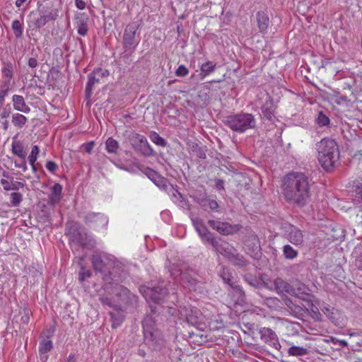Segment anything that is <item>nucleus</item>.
<instances>
[{"label": "nucleus", "instance_id": "8", "mask_svg": "<svg viewBox=\"0 0 362 362\" xmlns=\"http://www.w3.org/2000/svg\"><path fill=\"white\" fill-rule=\"evenodd\" d=\"M85 223L95 230H102L106 228L108 218L100 213H88L84 218Z\"/></svg>", "mask_w": 362, "mask_h": 362}, {"label": "nucleus", "instance_id": "31", "mask_svg": "<svg viewBox=\"0 0 362 362\" xmlns=\"http://www.w3.org/2000/svg\"><path fill=\"white\" fill-rule=\"evenodd\" d=\"M105 149L109 153L117 154L119 149V144L116 140L110 137L105 141Z\"/></svg>", "mask_w": 362, "mask_h": 362}, {"label": "nucleus", "instance_id": "51", "mask_svg": "<svg viewBox=\"0 0 362 362\" xmlns=\"http://www.w3.org/2000/svg\"><path fill=\"white\" fill-rule=\"evenodd\" d=\"M10 113H11V108L10 107H5L2 112H1V119H6L7 118L9 115H10Z\"/></svg>", "mask_w": 362, "mask_h": 362}, {"label": "nucleus", "instance_id": "23", "mask_svg": "<svg viewBox=\"0 0 362 362\" xmlns=\"http://www.w3.org/2000/svg\"><path fill=\"white\" fill-rule=\"evenodd\" d=\"M12 102L15 110L24 113H29L30 112V108L26 105L22 95H13Z\"/></svg>", "mask_w": 362, "mask_h": 362}, {"label": "nucleus", "instance_id": "16", "mask_svg": "<svg viewBox=\"0 0 362 362\" xmlns=\"http://www.w3.org/2000/svg\"><path fill=\"white\" fill-rule=\"evenodd\" d=\"M74 238L83 247L91 248L95 245L94 240L81 227L77 229L76 234L74 235Z\"/></svg>", "mask_w": 362, "mask_h": 362}, {"label": "nucleus", "instance_id": "17", "mask_svg": "<svg viewBox=\"0 0 362 362\" xmlns=\"http://www.w3.org/2000/svg\"><path fill=\"white\" fill-rule=\"evenodd\" d=\"M100 72L102 75H109V71L107 69H103L101 68L95 69L93 73L88 75V81L86 89V95L88 98L91 95L93 86L100 81V78L97 76V74Z\"/></svg>", "mask_w": 362, "mask_h": 362}, {"label": "nucleus", "instance_id": "18", "mask_svg": "<svg viewBox=\"0 0 362 362\" xmlns=\"http://www.w3.org/2000/svg\"><path fill=\"white\" fill-rule=\"evenodd\" d=\"M62 198V186L59 183H55L51 187V192L48 196V204L54 206L61 201Z\"/></svg>", "mask_w": 362, "mask_h": 362}, {"label": "nucleus", "instance_id": "30", "mask_svg": "<svg viewBox=\"0 0 362 362\" xmlns=\"http://www.w3.org/2000/svg\"><path fill=\"white\" fill-rule=\"evenodd\" d=\"M292 286H293V292H291V295L303 298L304 295H308L309 293V289L303 284L298 282L294 284Z\"/></svg>", "mask_w": 362, "mask_h": 362}, {"label": "nucleus", "instance_id": "37", "mask_svg": "<svg viewBox=\"0 0 362 362\" xmlns=\"http://www.w3.org/2000/svg\"><path fill=\"white\" fill-rule=\"evenodd\" d=\"M88 25L85 20H80L77 23V32L79 35L85 36L88 32Z\"/></svg>", "mask_w": 362, "mask_h": 362}, {"label": "nucleus", "instance_id": "59", "mask_svg": "<svg viewBox=\"0 0 362 362\" xmlns=\"http://www.w3.org/2000/svg\"><path fill=\"white\" fill-rule=\"evenodd\" d=\"M100 300H101L102 303L106 304V305H110V302L108 298H101Z\"/></svg>", "mask_w": 362, "mask_h": 362}, {"label": "nucleus", "instance_id": "62", "mask_svg": "<svg viewBox=\"0 0 362 362\" xmlns=\"http://www.w3.org/2000/svg\"><path fill=\"white\" fill-rule=\"evenodd\" d=\"M109 75H102L100 72L97 74V76L100 78V80L103 78L107 77Z\"/></svg>", "mask_w": 362, "mask_h": 362}, {"label": "nucleus", "instance_id": "36", "mask_svg": "<svg viewBox=\"0 0 362 362\" xmlns=\"http://www.w3.org/2000/svg\"><path fill=\"white\" fill-rule=\"evenodd\" d=\"M39 153H40L39 147L37 146H33L32 147L30 154L29 155V156L28 158L30 165H33V164L35 163V162L37 159Z\"/></svg>", "mask_w": 362, "mask_h": 362}, {"label": "nucleus", "instance_id": "39", "mask_svg": "<svg viewBox=\"0 0 362 362\" xmlns=\"http://www.w3.org/2000/svg\"><path fill=\"white\" fill-rule=\"evenodd\" d=\"M12 29L16 37H20L22 35L23 28L19 21L16 20L12 22Z\"/></svg>", "mask_w": 362, "mask_h": 362}, {"label": "nucleus", "instance_id": "14", "mask_svg": "<svg viewBox=\"0 0 362 362\" xmlns=\"http://www.w3.org/2000/svg\"><path fill=\"white\" fill-rule=\"evenodd\" d=\"M284 228L285 235L291 243L296 245L302 244L303 236L300 230L291 224H286Z\"/></svg>", "mask_w": 362, "mask_h": 362}, {"label": "nucleus", "instance_id": "15", "mask_svg": "<svg viewBox=\"0 0 362 362\" xmlns=\"http://www.w3.org/2000/svg\"><path fill=\"white\" fill-rule=\"evenodd\" d=\"M133 145L144 156L153 155V151L144 136L136 134L133 139Z\"/></svg>", "mask_w": 362, "mask_h": 362}, {"label": "nucleus", "instance_id": "20", "mask_svg": "<svg viewBox=\"0 0 362 362\" xmlns=\"http://www.w3.org/2000/svg\"><path fill=\"white\" fill-rule=\"evenodd\" d=\"M180 284L183 287L187 288L189 291H196L199 282L189 274H180Z\"/></svg>", "mask_w": 362, "mask_h": 362}, {"label": "nucleus", "instance_id": "50", "mask_svg": "<svg viewBox=\"0 0 362 362\" xmlns=\"http://www.w3.org/2000/svg\"><path fill=\"white\" fill-rule=\"evenodd\" d=\"M120 291L124 294H126L127 293V290L124 288L123 286L116 284L115 287L114 288V293H115L117 295H120L117 293V291Z\"/></svg>", "mask_w": 362, "mask_h": 362}, {"label": "nucleus", "instance_id": "45", "mask_svg": "<svg viewBox=\"0 0 362 362\" xmlns=\"http://www.w3.org/2000/svg\"><path fill=\"white\" fill-rule=\"evenodd\" d=\"M146 174L148 176V177L152 181H155L156 178H158L159 176V175L156 171L150 168H147L146 170Z\"/></svg>", "mask_w": 362, "mask_h": 362}, {"label": "nucleus", "instance_id": "52", "mask_svg": "<svg viewBox=\"0 0 362 362\" xmlns=\"http://www.w3.org/2000/svg\"><path fill=\"white\" fill-rule=\"evenodd\" d=\"M75 4L76 6L80 10H83L86 6V2L83 0H75Z\"/></svg>", "mask_w": 362, "mask_h": 362}, {"label": "nucleus", "instance_id": "55", "mask_svg": "<svg viewBox=\"0 0 362 362\" xmlns=\"http://www.w3.org/2000/svg\"><path fill=\"white\" fill-rule=\"evenodd\" d=\"M37 65V62L35 58H30L28 60V66L31 68H35Z\"/></svg>", "mask_w": 362, "mask_h": 362}, {"label": "nucleus", "instance_id": "33", "mask_svg": "<svg viewBox=\"0 0 362 362\" xmlns=\"http://www.w3.org/2000/svg\"><path fill=\"white\" fill-rule=\"evenodd\" d=\"M27 120V118L20 113H15L12 115V122L14 126L18 128L23 127Z\"/></svg>", "mask_w": 362, "mask_h": 362}, {"label": "nucleus", "instance_id": "26", "mask_svg": "<svg viewBox=\"0 0 362 362\" xmlns=\"http://www.w3.org/2000/svg\"><path fill=\"white\" fill-rule=\"evenodd\" d=\"M274 286L278 293H286L291 295V292H293V286L281 278L275 279Z\"/></svg>", "mask_w": 362, "mask_h": 362}, {"label": "nucleus", "instance_id": "64", "mask_svg": "<svg viewBox=\"0 0 362 362\" xmlns=\"http://www.w3.org/2000/svg\"><path fill=\"white\" fill-rule=\"evenodd\" d=\"M172 275L174 276V278L177 280V276H176L175 273L172 272Z\"/></svg>", "mask_w": 362, "mask_h": 362}, {"label": "nucleus", "instance_id": "56", "mask_svg": "<svg viewBox=\"0 0 362 362\" xmlns=\"http://www.w3.org/2000/svg\"><path fill=\"white\" fill-rule=\"evenodd\" d=\"M6 93H7L6 90L0 91V105H3V103H4V99H5Z\"/></svg>", "mask_w": 362, "mask_h": 362}, {"label": "nucleus", "instance_id": "58", "mask_svg": "<svg viewBox=\"0 0 362 362\" xmlns=\"http://www.w3.org/2000/svg\"><path fill=\"white\" fill-rule=\"evenodd\" d=\"M27 0H16V7H21Z\"/></svg>", "mask_w": 362, "mask_h": 362}, {"label": "nucleus", "instance_id": "60", "mask_svg": "<svg viewBox=\"0 0 362 362\" xmlns=\"http://www.w3.org/2000/svg\"><path fill=\"white\" fill-rule=\"evenodd\" d=\"M2 124H3L4 129L6 130L8 129V121L5 120L4 122H2Z\"/></svg>", "mask_w": 362, "mask_h": 362}, {"label": "nucleus", "instance_id": "57", "mask_svg": "<svg viewBox=\"0 0 362 362\" xmlns=\"http://www.w3.org/2000/svg\"><path fill=\"white\" fill-rule=\"evenodd\" d=\"M216 187L219 189H223V180H218L217 182H216Z\"/></svg>", "mask_w": 362, "mask_h": 362}, {"label": "nucleus", "instance_id": "12", "mask_svg": "<svg viewBox=\"0 0 362 362\" xmlns=\"http://www.w3.org/2000/svg\"><path fill=\"white\" fill-rule=\"evenodd\" d=\"M139 28V25L134 23L127 25L124 32V43L127 48H135L139 44V40L136 39V33Z\"/></svg>", "mask_w": 362, "mask_h": 362}, {"label": "nucleus", "instance_id": "3", "mask_svg": "<svg viewBox=\"0 0 362 362\" xmlns=\"http://www.w3.org/2000/svg\"><path fill=\"white\" fill-rule=\"evenodd\" d=\"M226 122L233 131L240 133L253 129L256 125L254 116L249 113H240L228 116Z\"/></svg>", "mask_w": 362, "mask_h": 362}, {"label": "nucleus", "instance_id": "63", "mask_svg": "<svg viewBox=\"0 0 362 362\" xmlns=\"http://www.w3.org/2000/svg\"><path fill=\"white\" fill-rule=\"evenodd\" d=\"M31 167H32V170H33V172H35V171H36V167H35V163L33 164V165H31Z\"/></svg>", "mask_w": 362, "mask_h": 362}, {"label": "nucleus", "instance_id": "34", "mask_svg": "<svg viewBox=\"0 0 362 362\" xmlns=\"http://www.w3.org/2000/svg\"><path fill=\"white\" fill-rule=\"evenodd\" d=\"M149 138L153 143L158 146H165L166 145L165 139L160 137L159 134L156 132H151Z\"/></svg>", "mask_w": 362, "mask_h": 362}, {"label": "nucleus", "instance_id": "44", "mask_svg": "<svg viewBox=\"0 0 362 362\" xmlns=\"http://www.w3.org/2000/svg\"><path fill=\"white\" fill-rule=\"evenodd\" d=\"M2 74L4 77L7 78L8 81H9L13 76L12 67L11 66H7L6 67L4 68L2 70Z\"/></svg>", "mask_w": 362, "mask_h": 362}, {"label": "nucleus", "instance_id": "25", "mask_svg": "<svg viewBox=\"0 0 362 362\" xmlns=\"http://www.w3.org/2000/svg\"><path fill=\"white\" fill-rule=\"evenodd\" d=\"M186 320L189 323L192 325L197 327L199 329H204V322H202V319L197 316V310H190V313H186L185 315Z\"/></svg>", "mask_w": 362, "mask_h": 362}, {"label": "nucleus", "instance_id": "10", "mask_svg": "<svg viewBox=\"0 0 362 362\" xmlns=\"http://www.w3.org/2000/svg\"><path fill=\"white\" fill-rule=\"evenodd\" d=\"M139 291L148 302L159 303L166 294L165 290L160 287L151 288L146 286H141Z\"/></svg>", "mask_w": 362, "mask_h": 362}, {"label": "nucleus", "instance_id": "2", "mask_svg": "<svg viewBox=\"0 0 362 362\" xmlns=\"http://www.w3.org/2000/svg\"><path fill=\"white\" fill-rule=\"evenodd\" d=\"M317 159L325 170L333 168L339 159L337 144L331 139H323L316 144Z\"/></svg>", "mask_w": 362, "mask_h": 362}, {"label": "nucleus", "instance_id": "48", "mask_svg": "<svg viewBox=\"0 0 362 362\" xmlns=\"http://www.w3.org/2000/svg\"><path fill=\"white\" fill-rule=\"evenodd\" d=\"M356 253L360 252L359 256L356 259V265L357 267L362 270V252H361V248L358 247L355 250Z\"/></svg>", "mask_w": 362, "mask_h": 362}, {"label": "nucleus", "instance_id": "24", "mask_svg": "<svg viewBox=\"0 0 362 362\" xmlns=\"http://www.w3.org/2000/svg\"><path fill=\"white\" fill-rule=\"evenodd\" d=\"M256 17L259 32L266 33L269 24L268 15L264 11H259L257 13Z\"/></svg>", "mask_w": 362, "mask_h": 362}, {"label": "nucleus", "instance_id": "53", "mask_svg": "<svg viewBox=\"0 0 362 362\" xmlns=\"http://www.w3.org/2000/svg\"><path fill=\"white\" fill-rule=\"evenodd\" d=\"M111 316H112V327L114 328H116L118 326H119L122 323V320L117 319L112 314L111 315Z\"/></svg>", "mask_w": 362, "mask_h": 362}, {"label": "nucleus", "instance_id": "43", "mask_svg": "<svg viewBox=\"0 0 362 362\" xmlns=\"http://www.w3.org/2000/svg\"><path fill=\"white\" fill-rule=\"evenodd\" d=\"M188 69L184 65H180L175 71L177 76H185L188 74Z\"/></svg>", "mask_w": 362, "mask_h": 362}, {"label": "nucleus", "instance_id": "5", "mask_svg": "<svg viewBox=\"0 0 362 362\" xmlns=\"http://www.w3.org/2000/svg\"><path fill=\"white\" fill-rule=\"evenodd\" d=\"M220 276H221L223 281L228 284L231 291L230 293L233 295L234 299L233 301L235 303H240L243 301L244 298V291L242 288L233 281L232 274L229 272V270L225 267H222L221 270L219 271Z\"/></svg>", "mask_w": 362, "mask_h": 362}, {"label": "nucleus", "instance_id": "61", "mask_svg": "<svg viewBox=\"0 0 362 362\" xmlns=\"http://www.w3.org/2000/svg\"><path fill=\"white\" fill-rule=\"evenodd\" d=\"M339 344L341 345V346H345L347 345V342L345 341V340H339Z\"/></svg>", "mask_w": 362, "mask_h": 362}, {"label": "nucleus", "instance_id": "19", "mask_svg": "<svg viewBox=\"0 0 362 362\" xmlns=\"http://www.w3.org/2000/svg\"><path fill=\"white\" fill-rule=\"evenodd\" d=\"M322 310L335 325L338 326L344 325L343 318L338 310L330 306H324Z\"/></svg>", "mask_w": 362, "mask_h": 362}, {"label": "nucleus", "instance_id": "42", "mask_svg": "<svg viewBox=\"0 0 362 362\" xmlns=\"http://www.w3.org/2000/svg\"><path fill=\"white\" fill-rule=\"evenodd\" d=\"M153 182L159 188L165 189L168 187V182L166 180V179L161 177L160 175H159L158 178H156V180Z\"/></svg>", "mask_w": 362, "mask_h": 362}, {"label": "nucleus", "instance_id": "35", "mask_svg": "<svg viewBox=\"0 0 362 362\" xmlns=\"http://www.w3.org/2000/svg\"><path fill=\"white\" fill-rule=\"evenodd\" d=\"M283 252L285 257L288 259H293L296 257L298 255V252L289 245L284 246Z\"/></svg>", "mask_w": 362, "mask_h": 362}, {"label": "nucleus", "instance_id": "54", "mask_svg": "<svg viewBox=\"0 0 362 362\" xmlns=\"http://www.w3.org/2000/svg\"><path fill=\"white\" fill-rule=\"evenodd\" d=\"M93 146H94V142L93 141L87 143V144H85V150L88 153H90L92 151L93 148Z\"/></svg>", "mask_w": 362, "mask_h": 362}, {"label": "nucleus", "instance_id": "9", "mask_svg": "<svg viewBox=\"0 0 362 362\" xmlns=\"http://www.w3.org/2000/svg\"><path fill=\"white\" fill-rule=\"evenodd\" d=\"M191 220L192 221L193 226L204 244H210L211 245L213 244H216L215 241L216 239L212 236V234L209 231L202 219L199 218H192Z\"/></svg>", "mask_w": 362, "mask_h": 362}, {"label": "nucleus", "instance_id": "21", "mask_svg": "<svg viewBox=\"0 0 362 362\" xmlns=\"http://www.w3.org/2000/svg\"><path fill=\"white\" fill-rule=\"evenodd\" d=\"M58 16V10L52 9L47 14H42L35 19L34 24L37 28L44 26L47 22L54 21Z\"/></svg>", "mask_w": 362, "mask_h": 362}, {"label": "nucleus", "instance_id": "32", "mask_svg": "<svg viewBox=\"0 0 362 362\" xmlns=\"http://www.w3.org/2000/svg\"><path fill=\"white\" fill-rule=\"evenodd\" d=\"M308 353V350L303 346H292L288 350V355L292 356H302Z\"/></svg>", "mask_w": 362, "mask_h": 362}, {"label": "nucleus", "instance_id": "28", "mask_svg": "<svg viewBox=\"0 0 362 362\" xmlns=\"http://www.w3.org/2000/svg\"><path fill=\"white\" fill-rule=\"evenodd\" d=\"M216 64L211 61H207L202 64L200 67L201 73L199 74L201 79H204L205 77L214 72Z\"/></svg>", "mask_w": 362, "mask_h": 362}, {"label": "nucleus", "instance_id": "40", "mask_svg": "<svg viewBox=\"0 0 362 362\" xmlns=\"http://www.w3.org/2000/svg\"><path fill=\"white\" fill-rule=\"evenodd\" d=\"M329 122L330 120L326 115L322 112L318 114L317 117V123L318 125L321 127L327 126L329 124Z\"/></svg>", "mask_w": 362, "mask_h": 362}, {"label": "nucleus", "instance_id": "27", "mask_svg": "<svg viewBox=\"0 0 362 362\" xmlns=\"http://www.w3.org/2000/svg\"><path fill=\"white\" fill-rule=\"evenodd\" d=\"M0 182L3 186V188L6 191L18 190L25 186L24 183L21 182L14 181L13 177L11 178V180L1 179Z\"/></svg>", "mask_w": 362, "mask_h": 362}, {"label": "nucleus", "instance_id": "4", "mask_svg": "<svg viewBox=\"0 0 362 362\" xmlns=\"http://www.w3.org/2000/svg\"><path fill=\"white\" fill-rule=\"evenodd\" d=\"M213 244L214 249L227 258L230 262L235 265L243 266L246 263L243 256L237 253L236 250L229 243L226 242L219 243L218 240Z\"/></svg>", "mask_w": 362, "mask_h": 362}, {"label": "nucleus", "instance_id": "13", "mask_svg": "<svg viewBox=\"0 0 362 362\" xmlns=\"http://www.w3.org/2000/svg\"><path fill=\"white\" fill-rule=\"evenodd\" d=\"M259 334L261 339L268 344L269 346L280 350L281 346L279 341V339L276 333L270 328L262 327L259 330Z\"/></svg>", "mask_w": 362, "mask_h": 362}, {"label": "nucleus", "instance_id": "1", "mask_svg": "<svg viewBox=\"0 0 362 362\" xmlns=\"http://www.w3.org/2000/svg\"><path fill=\"white\" fill-rule=\"evenodd\" d=\"M284 192L287 199L303 204L309 194L308 178L303 173L288 174L284 181Z\"/></svg>", "mask_w": 362, "mask_h": 362}, {"label": "nucleus", "instance_id": "49", "mask_svg": "<svg viewBox=\"0 0 362 362\" xmlns=\"http://www.w3.org/2000/svg\"><path fill=\"white\" fill-rule=\"evenodd\" d=\"M15 166L16 168H21L23 170V172H25L28 169L25 159L22 160L20 163H18L17 161H15Z\"/></svg>", "mask_w": 362, "mask_h": 362}, {"label": "nucleus", "instance_id": "41", "mask_svg": "<svg viewBox=\"0 0 362 362\" xmlns=\"http://www.w3.org/2000/svg\"><path fill=\"white\" fill-rule=\"evenodd\" d=\"M91 272L90 270H86L85 268L81 266V271L78 274V279L81 282H83L86 279L90 278L91 276Z\"/></svg>", "mask_w": 362, "mask_h": 362}, {"label": "nucleus", "instance_id": "47", "mask_svg": "<svg viewBox=\"0 0 362 362\" xmlns=\"http://www.w3.org/2000/svg\"><path fill=\"white\" fill-rule=\"evenodd\" d=\"M205 202L207 203L208 206L211 210H216V209H217L218 208V204L217 203V202L216 200H214V199H206V200H205Z\"/></svg>", "mask_w": 362, "mask_h": 362}, {"label": "nucleus", "instance_id": "29", "mask_svg": "<svg viewBox=\"0 0 362 362\" xmlns=\"http://www.w3.org/2000/svg\"><path fill=\"white\" fill-rule=\"evenodd\" d=\"M12 152L13 154L21 158L22 160H25L26 158V153L24 151V147L23 144L18 141H13L12 142Z\"/></svg>", "mask_w": 362, "mask_h": 362}, {"label": "nucleus", "instance_id": "11", "mask_svg": "<svg viewBox=\"0 0 362 362\" xmlns=\"http://www.w3.org/2000/svg\"><path fill=\"white\" fill-rule=\"evenodd\" d=\"M208 223L214 230H216L220 234L223 235L233 234L238 232L240 228L239 225H230L226 222H221L215 220H209Z\"/></svg>", "mask_w": 362, "mask_h": 362}, {"label": "nucleus", "instance_id": "46", "mask_svg": "<svg viewBox=\"0 0 362 362\" xmlns=\"http://www.w3.org/2000/svg\"><path fill=\"white\" fill-rule=\"evenodd\" d=\"M45 166L51 173H55L58 169V165L53 161H47Z\"/></svg>", "mask_w": 362, "mask_h": 362}, {"label": "nucleus", "instance_id": "22", "mask_svg": "<svg viewBox=\"0 0 362 362\" xmlns=\"http://www.w3.org/2000/svg\"><path fill=\"white\" fill-rule=\"evenodd\" d=\"M53 348V343L48 339H43L39 344V354L40 358L42 361H46L48 359L47 353Z\"/></svg>", "mask_w": 362, "mask_h": 362}, {"label": "nucleus", "instance_id": "38", "mask_svg": "<svg viewBox=\"0 0 362 362\" xmlns=\"http://www.w3.org/2000/svg\"><path fill=\"white\" fill-rule=\"evenodd\" d=\"M23 200V195L19 192L11 194V203L13 206H18Z\"/></svg>", "mask_w": 362, "mask_h": 362}, {"label": "nucleus", "instance_id": "7", "mask_svg": "<svg viewBox=\"0 0 362 362\" xmlns=\"http://www.w3.org/2000/svg\"><path fill=\"white\" fill-rule=\"evenodd\" d=\"M112 258V257L105 253H95L92 257L93 267L95 270L100 272H105L107 271L112 274V272L109 270L114 264Z\"/></svg>", "mask_w": 362, "mask_h": 362}, {"label": "nucleus", "instance_id": "6", "mask_svg": "<svg viewBox=\"0 0 362 362\" xmlns=\"http://www.w3.org/2000/svg\"><path fill=\"white\" fill-rule=\"evenodd\" d=\"M144 341L146 344L156 349L155 345L160 344L161 339L158 337L159 333L151 325V317L146 316L143 321Z\"/></svg>", "mask_w": 362, "mask_h": 362}]
</instances>
